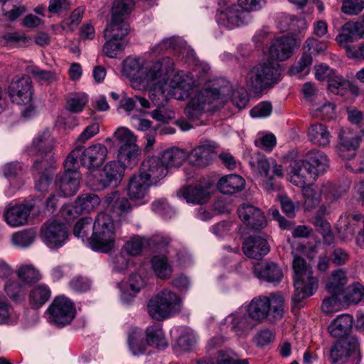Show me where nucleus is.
<instances>
[{"label":"nucleus","mask_w":364,"mask_h":364,"mask_svg":"<svg viewBox=\"0 0 364 364\" xmlns=\"http://www.w3.org/2000/svg\"><path fill=\"white\" fill-rule=\"evenodd\" d=\"M164 58L146 66V60L141 57L129 56L123 61L122 73L129 78L132 86L141 89L152 80L156 73L164 67Z\"/></svg>","instance_id":"obj_7"},{"label":"nucleus","mask_w":364,"mask_h":364,"mask_svg":"<svg viewBox=\"0 0 364 364\" xmlns=\"http://www.w3.org/2000/svg\"><path fill=\"white\" fill-rule=\"evenodd\" d=\"M105 203L107 205L108 210L112 215L106 213L113 220L114 222L118 223L117 231L120 226V222L115 218H122L131 210V205L129 200L121 195L119 191H114L107 194L105 197ZM105 213V212H104Z\"/></svg>","instance_id":"obj_27"},{"label":"nucleus","mask_w":364,"mask_h":364,"mask_svg":"<svg viewBox=\"0 0 364 364\" xmlns=\"http://www.w3.org/2000/svg\"><path fill=\"white\" fill-rule=\"evenodd\" d=\"M294 285L295 291L292 296L294 307L301 308V303L312 296L318 289V282L313 276L311 267L306 264L304 258L295 256L293 260Z\"/></svg>","instance_id":"obj_6"},{"label":"nucleus","mask_w":364,"mask_h":364,"mask_svg":"<svg viewBox=\"0 0 364 364\" xmlns=\"http://www.w3.org/2000/svg\"><path fill=\"white\" fill-rule=\"evenodd\" d=\"M48 164V161L33 160L36 188L41 192L47 191L50 183V177L47 171Z\"/></svg>","instance_id":"obj_41"},{"label":"nucleus","mask_w":364,"mask_h":364,"mask_svg":"<svg viewBox=\"0 0 364 364\" xmlns=\"http://www.w3.org/2000/svg\"><path fill=\"white\" fill-rule=\"evenodd\" d=\"M174 69L171 58H164V67L156 73L144 88L149 89V97L158 107H164L170 97L184 100L191 95L194 80L188 73L178 72L168 84L169 74Z\"/></svg>","instance_id":"obj_1"},{"label":"nucleus","mask_w":364,"mask_h":364,"mask_svg":"<svg viewBox=\"0 0 364 364\" xmlns=\"http://www.w3.org/2000/svg\"><path fill=\"white\" fill-rule=\"evenodd\" d=\"M248 315L257 325L266 318L277 321L281 318L284 311V299L279 295L270 297L259 296L255 297L247 305H242Z\"/></svg>","instance_id":"obj_8"},{"label":"nucleus","mask_w":364,"mask_h":364,"mask_svg":"<svg viewBox=\"0 0 364 364\" xmlns=\"http://www.w3.org/2000/svg\"><path fill=\"white\" fill-rule=\"evenodd\" d=\"M168 347V343H129V349L133 355H140L154 353V350H164Z\"/></svg>","instance_id":"obj_46"},{"label":"nucleus","mask_w":364,"mask_h":364,"mask_svg":"<svg viewBox=\"0 0 364 364\" xmlns=\"http://www.w3.org/2000/svg\"><path fill=\"white\" fill-rule=\"evenodd\" d=\"M168 170L161 158L152 156L144 160L141 164L139 175L141 176L151 184L163 178L167 174Z\"/></svg>","instance_id":"obj_26"},{"label":"nucleus","mask_w":364,"mask_h":364,"mask_svg":"<svg viewBox=\"0 0 364 364\" xmlns=\"http://www.w3.org/2000/svg\"><path fill=\"white\" fill-rule=\"evenodd\" d=\"M282 80L280 66L272 61H265L251 67L245 75L246 86L254 93L272 89Z\"/></svg>","instance_id":"obj_5"},{"label":"nucleus","mask_w":364,"mask_h":364,"mask_svg":"<svg viewBox=\"0 0 364 364\" xmlns=\"http://www.w3.org/2000/svg\"><path fill=\"white\" fill-rule=\"evenodd\" d=\"M151 263L153 271L157 277L161 279H168L171 277L173 269L165 255L154 256Z\"/></svg>","instance_id":"obj_44"},{"label":"nucleus","mask_w":364,"mask_h":364,"mask_svg":"<svg viewBox=\"0 0 364 364\" xmlns=\"http://www.w3.org/2000/svg\"><path fill=\"white\" fill-rule=\"evenodd\" d=\"M253 272L257 278L268 282L279 283L283 277L282 269L274 262L257 264L255 265Z\"/></svg>","instance_id":"obj_37"},{"label":"nucleus","mask_w":364,"mask_h":364,"mask_svg":"<svg viewBox=\"0 0 364 364\" xmlns=\"http://www.w3.org/2000/svg\"><path fill=\"white\" fill-rule=\"evenodd\" d=\"M215 143L205 140L188 154L190 163L196 166H208L215 156Z\"/></svg>","instance_id":"obj_31"},{"label":"nucleus","mask_w":364,"mask_h":364,"mask_svg":"<svg viewBox=\"0 0 364 364\" xmlns=\"http://www.w3.org/2000/svg\"><path fill=\"white\" fill-rule=\"evenodd\" d=\"M301 39L296 36L287 35L274 39L269 48V55L274 59L284 61L289 59L295 49L300 47Z\"/></svg>","instance_id":"obj_21"},{"label":"nucleus","mask_w":364,"mask_h":364,"mask_svg":"<svg viewBox=\"0 0 364 364\" xmlns=\"http://www.w3.org/2000/svg\"><path fill=\"white\" fill-rule=\"evenodd\" d=\"M337 228L343 240H351L356 232L364 228V216L360 214L341 216Z\"/></svg>","instance_id":"obj_29"},{"label":"nucleus","mask_w":364,"mask_h":364,"mask_svg":"<svg viewBox=\"0 0 364 364\" xmlns=\"http://www.w3.org/2000/svg\"><path fill=\"white\" fill-rule=\"evenodd\" d=\"M212 187L213 184L209 181H200L194 186H188L181 189L178 196L188 203L203 204L209 199Z\"/></svg>","instance_id":"obj_25"},{"label":"nucleus","mask_w":364,"mask_h":364,"mask_svg":"<svg viewBox=\"0 0 364 364\" xmlns=\"http://www.w3.org/2000/svg\"><path fill=\"white\" fill-rule=\"evenodd\" d=\"M329 160L326 154L317 149L309 151L304 160L293 161L289 166V181L296 186L306 184L307 177L316 178L326 172Z\"/></svg>","instance_id":"obj_4"},{"label":"nucleus","mask_w":364,"mask_h":364,"mask_svg":"<svg viewBox=\"0 0 364 364\" xmlns=\"http://www.w3.org/2000/svg\"><path fill=\"white\" fill-rule=\"evenodd\" d=\"M18 320V316L11 305L4 299L0 298V325H14Z\"/></svg>","instance_id":"obj_49"},{"label":"nucleus","mask_w":364,"mask_h":364,"mask_svg":"<svg viewBox=\"0 0 364 364\" xmlns=\"http://www.w3.org/2000/svg\"><path fill=\"white\" fill-rule=\"evenodd\" d=\"M312 110L316 112V116L323 119H331L335 117V105L333 103L324 100L312 105Z\"/></svg>","instance_id":"obj_54"},{"label":"nucleus","mask_w":364,"mask_h":364,"mask_svg":"<svg viewBox=\"0 0 364 364\" xmlns=\"http://www.w3.org/2000/svg\"><path fill=\"white\" fill-rule=\"evenodd\" d=\"M118 223L105 213L97 215L93 223L91 218H83L75 225L73 234L84 240L87 238L90 247L100 252L108 253L114 249Z\"/></svg>","instance_id":"obj_3"},{"label":"nucleus","mask_w":364,"mask_h":364,"mask_svg":"<svg viewBox=\"0 0 364 364\" xmlns=\"http://www.w3.org/2000/svg\"><path fill=\"white\" fill-rule=\"evenodd\" d=\"M112 262L113 264V270L117 272L127 269L134 264L132 257L127 255L126 253H123L122 250L117 255L112 258Z\"/></svg>","instance_id":"obj_60"},{"label":"nucleus","mask_w":364,"mask_h":364,"mask_svg":"<svg viewBox=\"0 0 364 364\" xmlns=\"http://www.w3.org/2000/svg\"><path fill=\"white\" fill-rule=\"evenodd\" d=\"M87 102V96L85 94H77L71 97L66 104V108L74 113L80 112Z\"/></svg>","instance_id":"obj_62"},{"label":"nucleus","mask_w":364,"mask_h":364,"mask_svg":"<svg viewBox=\"0 0 364 364\" xmlns=\"http://www.w3.org/2000/svg\"><path fill=\"white\" fill-rule=\"evenodd\" d=\"M26 70L39 81L52 82L55 80V75L52 72L41 70L35 65L27 66Z\"/></svg>","instance_id":"obj_64"},{"label":"nucleus","mask_w":364,"mask_h":364,"mask_svg":"<svg viewBox=\"0 0 364 364\" xmlns=\"http://www.w3.org/2000/svg\"><path fill=\"white\" fill-rule=\"evenodd\" d=\"M353 323V317L349 314L338 316L328 326L330 335L338 340L346 338L350 332Z\"/></svg>","instance_id":"obj_36"},{"label":"nucleus","mask_w":364,"mask_h":364,"mask_svg":"<svg viewBox=\"0 0 364 364\" xmlns=\"http://www.w3.org/2000/svg\"><path fill=\"white\" fill-rule=\"evenodd\" d=\"M218 24L228 29L247 25L252 21V15L237 4L223 3L216 13Z\"/></svg>","instance_id":"obj_14"},{"label":"nucleus","mask_w":364,"mask_h":364,"mask_svg":"<svg viewBox=\"0 0 364 364\" xmlns=\"http://www.w3.org/2000/svg\"><path fill=\"white\" fill-rule=\"evenodd\" d=\"M269 250L270 246L264 235H251L242 243V251L250 258L261 259Z\"/></svg>","instance_id":"obj_28"},{"label":"nucleus","mask_w":364,"mask_h":364,"mask_svg":"<svg viewBox=\"0 0 364 364\" xmlns=\"http://www.w3.org/2000/svg\"><path fill=\"white\" fill-rule=\"evenodd\" d=\"M331 296L323 299L321 310L326 314H332L340 310L341 295L330 294Z\"/></svg>","instance_id":"obj_59"},{"label":"nucleus","mask_w":364,"mask_h":364,"mask_svg":"<svg viewBox=\"0 0 364 364\" xmlns=\"http://www.w3.org/2000/svg\"><path fill=\"white\" fill-rule=\"evenodd\" d=\"M252 168L257 171L261 176H268L269 170L272 169L273 176L264 183V188L267 191H272L274 188L272 182L273 176L282 177L284 176L283 169L281 165H278L273 159H268L265 156L258 154L250 161Z\"/></svg>","instance_id":"obj_20"},{"label":"nucleus","mask_w":364,"mask_h":364,"mask_svg":"<svg viewBox=\"0 0 364 364\" xmlns=\"http://www.w3.org/2000/svg\"><path fill=\"white\" fill-rule=\"evenodd\" d=\"M78 154L77 151L70 153L64 161V172L56 175L54 187L58 196L70 197L74 196L80 188V173L79 166L73 163V157Z\"/></svg>","instance_id":"obj_11"},{"label":"nucleus","mask_w":364,"mask_h":364,"mask_svg":"<svg viewBox=\"0 0 364 364\" xmlns=\"http://www.w3.org/2000/svg\"><path fill=\"white\" fill-rule=\"evenodd\" d=\"M50 323L62 328L69 325L76 315L74 303L64 296L55 297L46 311Z\"/></svg>","instance_id":"obj_15"},{"label":"nucleus","mask_w":364,"mask_h":364,"mask_svg":"<svg viewBox=\"0 0 364 364\" xmlns=\"http://www.w3.org/2000/svg\"><path fill=\"white\" fill-rule=\"evenodd\" d=\"M361 142L360 136L349 128H342L338 133V141L336 145L338 154L344 159H351Z\"/></svg>","instance_id":"obj_23"},{"label":"nucleus","mask_w":364,"mask_h":364,"mask_svg":"<svg viewBox=\"0 0 364 364\" xmlns=\"http://www.w3.org/2000/svg\"><path fill=\"white\" fill-rule=\"evenodd\" d=\"M151 183L140 175H134L130 179L127 193L131 200L138 204H143L148 200V188Z\"/></svg>","instance_id":"obj_32"},{"label":"nucleus","mask_w":364,"mask_h":364,"mask_svg":"<svg viewBox=\"0 0 364 364\" xmlns=\"http://www.w3.org/2000/svg\"><path fill=\"white\" fill-rule=\"evenodd\" d=\"M354 28V23H346L342 26L341 32L336 38V41L338 43V44L345 48L346 53L347 55L348 50L349 49L355 50V48H352L349 46V44L353 41V36H357L355 30Z\"/></svg>","instance_id":"obj_47"},{"label":"nucleus","mask_w":364,"mask_h":364,"mask_svg":"<svg viewBox=\"0 0 364 364\" xmlns=\"http://www.w3.org/2000/svg\"><path fill=\"white\" fill-rule=\"evenodd\" d=\"M167 170L171 167H178L188 158V153L184 149L171 148L164 151L161 156Z\"/></svg>","instance_id":"obj_43"},{"label":"nucleus","mask_w":364,"mask_h":364,"mask_svg":"<svg viewBox=\"0 0 364 364\" xmlns=\"http://www.w3.org/2000/svg\"><path fill=\"white\" fill-rule=\"evenodd\" d=\"M133 9L132 1H115L112 10L110 22L104 31L105 39H114L124 41L128 34L129 26L124 20V16L130 14Z\"/></svg>","instance_id":"obj_12"},{"label":"nucleus","mask_w":364,"mask_h":364,"mask_svg":"<svg viewBox=\"0 0 364 364\" xmlns=\"http://www.w3.org/2000/svg\"><path fill=\"white\" fill-rule=\"evenodd\" d=\"M75 151H77L78 154L76 157H73L74 164L79 166L78 159H80L81 164L90 171V173L96 171L102 165L107 155V147L100 143L92 144L83 150L82 146H77L70 153Z\"/></svg>","instance_id":"obj_16"},{"label":"nucleus","mask_w":364,"mask_h":364,"mask_svg":"<svg viewBox=\"0 0 364 364\" xmlns=\"http://www.w3.org/2000/svg\"><path fill=\"white\" fill-rule=\"evenodd\" d=\"M330 358L333 364H359L361 360L357 343H333Z\"/></svg>","instance_id":"obj_19"},{"label":"nucleus","mask_w":364,"mask_h":364,"mask_svg":"<svg viewBox=\"0 0 364 364\" xmlns=\"http://www.w3.org/2000/svg\"><path fill=\"white\" fill-rule=\"evenodd\" d=\"M100 202V198L95 193H83L77 198L73 207H66L63 212L67 210L68 213H72L73 209L77 214L89 213L96 208Z\"/></svg>","instance_id":"obj_35"},{"label":"nucleus","mask_w":364,"mask_h":364,"mask_svg":"<svg viewBox=\"0 0 364 364\" xmlns=\"http://www.w3.org/2000/svg\"><path fill=\"white\" fill-rule=\"evenodd\" d=\"M245 181L242 177L236 174L223 176L218 182L217 187L224 194H233L245 188Z\"/></svg>","instance_id":"obj_39"},{"label":"nucleus","mask_w":364,"mask_h":364,"mask_svg":"<svg viewBox=\"0 0 364 364\" xmlns=\"http://www.w3.org/2000/svg\"><path fill=\"white\" fill-rule=\"evenodd\" d=\"M50 296L51 291L47 285H37L34 287L29 293V304L33 309H38L50 299Z\"/></svg>","instance_id":"obj_42"},{"label":"nucleus","mask_w":364,"mask_h":364,"mask_svg":"<svg viewBox=\"0 0 364 364\" xmlns=\"http://www.w3.org/2000/svg\"><path fill=\"white\" fill-rule=\"evenodd\" d=\"M23 286V283L9 279L4 285V291L11 299L16 301L24 296Z\"/></svg>","instance_id":"obj_55"},{"label":"nucleus","mask_w":364,"mask_h":364,"mask_svg":"<svg viewBox=\"0 0 364 364\" xmlns=\"http://www.w3.org/2000/svg\"><path fill=\"white\" fill-rule=\"evenodd\" d=\"M9 93L12 102L18 105H28L31 102L33 88L31 77L23 75L14 78L9 85Z\"/></svg>","instance_id":"obj_22"},{"label":"nucleus","mask_w":364,"mask_h":364,"mask_svg":"<svg viewBox=\"0 0 364 364\" xmlns=\"http://www.w3.org/2000/svg\"><path fill=\"white\" fill-rule=\"evenodd\" d=\"M127 161H109L100 171L96 173H90L87 175V183L96 190H100L110 185L116 186L123 177Z\"/></svg>","instance_id":"obj_13"},{"label":"nucleus","mask_w":364,"mask_h":364,"mask_svg":"<svg viewBox=\"0 0 364 364\" xmlns=\"http://www.w3.org/2000/svg\"><path fill=\"white\" fill-rule=\"evenodd\" d=\"M216 364H247V359H240L237 354L232 350H220L216 360Z\"/></svg>","instance_id":"obj_57"},{"label":"nucleus","mask_w":364,"mask_h":364,"mask_svg":"<svg viewBox=\"0 0 364 364\" xmlns=\"http://www.w3.org/2000/svg\"><path fill=\"white\" fill-rule=\"evenodd\" d=\"M16 273L21 282L24 285L38 282L41 278L38 270L32 264H22L19 266Z\"/></svg>","instance_id":"obj_45"},{"label":"nucleus","mask_w":364,"mask_h":364,"mask_svg":"<svg viewBox=\"0 0 364 364\" xmlns=\"http://www.w3.org/2000/svg\"><path fill=\"white\" fill-rule=\"evenodd\" d=\"M364 9V0H343L342 11L348 15H357Z\"/></svg>","instance_id":"obj_63"},{"label":"nucleus","mask_w":364,"mask_h":364,"mask_svg":"<svg viewBox=\"0 0 364 364\" xmlns=\"http://www.w3.org/2000/svg\"><path fill=\"white\" fill-rule=\"evenodd\" d=\"M114 138L119 146L118 159L127 161L128 165L135 164L140 154V150L136 144V136L127 128L119 127L114 133Z\"/></svg>","instance_id":"obj_17"},{"label":"nucleus","mask_w":364,"mask_h":364,"mask_svg":"<svg viewBox=\"0 0 364 364\" xmlns=\"http://www.w3.org/2000/svg\"><path fill=\"white\" fill-rule=\"evenodd\" d=\"M146 244V240L144 237L134 235L124 243L121 250L130 257H135L141 253Z\"/></svg>","instance_id":"obj_48"},{"label":"nucleus","mask_w":364,"mask_h":364,"mask_svg":"<svg viewBox=\"0 0 364 364\" xmlns=\"http://www.w3.org/2000/svg\"><path fill=\"white\" fill-rule=\"evenodd\" d=\"M31 208V206L25 204L11 206L4 211L5 221L13 228L24 225L27 223Z\"/></svg>","instance_id":"obj_34"},{"label":"nucleus","mask_w":364,"mask_h":364,"mask_svg":"<svg viewBox=\"0 0 364 364\" xmlns=\"http://www.w3.org/2000/svg\"><path fill=\"white\" fill-rule=\"evenodd\" d=\"M181 309V298L168 289H164L154 294L147 304L148 314L157 321L172 317L180 313Z\"/></svg>","instance_id":"obj_10"},{"label":"nucleus","mask_w":364,"mask_h":364,"mask_svg":"<svg viewBox=\"0 0 364 364\" xmlns=\"http://www.w3.org/2000/svg\"><path fill=\"white\" fill-rule=\"evenodd\" d=\"M124 47L125 43L124 41L105 39V43L102 46V52L106 56L114 58H117L118 52L123 50Z\"/></svg>","instance_id":"obj_56"},{"label":"nucleus","mask_w":364,"mask_h":364,"mask_svg":"<svg viewBox=\"0 0 364 364\" xmlns=\"http://www.w3.org/2000/svg\"><path fill=\"white\" fill-rule=\"evenodd\" d=\"M348 304H356L364 299V287L360 283L349 286L342 296Z\"/></svg>","instance_id":"obj_50"},{"label":"nucleus","mask_w":364,"mask_h":364,"mask_svg":"<svg viewBox=\"0 0 364 364\" xmlns=\"http://www.w3.org/2000/svg\"><path fill=\"white\" fill-rule=\"evenodd\" d=\"M350 86V82L344 79L338 74H335L330 78L328 83L329 91L336 95L345 96L348 95V88Z\"/></svg>","instance_id":"obj_51"},{"label":"nucleus","mask_w":364,"mask_h":364,"mask_svg":"<svg viewBox=\"0 0 364 364\" xmlns=\"http://www.w3.org/2000/svg\"><path fill=\"white\" fill-rule=\"evenodd\" d=\"M55 146V139L48 129L39 132L33 138L28 148V154L32 156H38L36 159L47 161L46 157Z\"/></svg>","instance_id":"obj_24"},{"label":"nucleus","mask_w":364,"mask_h":364,"mask_svg":"<svg viewBox=\"0 0 364 364\" xmlns=\"http://www.w3.org/2000/svg\"><path fill=\"white\" fill-rule=\"evenodd\" d=\"M41 237L50 249L63 247L68 239L67 226L57 220H48L41 228Z\"/></svg>","instance_id":"obj_18"},{"label":"nucleus","mask_w":364,"mask_h":364,"mask_svg":"<svg viewBox=\"0 0 364 364\" xmlns=\"http://www.w3.org/2000/svg\"><path fill=\"white\" fill-rule=\"evenodd\" d=\"M301 187L304 198V206L308 210L317 206L321 201V195H331L333 189L332 184L323 185L321 187L314 185L306 186L304 185Z\"/></svg>","instance_id":"obj_33"},{"label":"nucleus","mask_w":364,"mask_h":364,"mask_svg":"<svg viewBox=\"0 0 364 364\" xmlns=\"http://www.w3.org/2000/svg\"><path fill=\"white\" fill-rule=\"evenodd\" d=\"M331 133L323 124L316 123L310 126L308 130L309 140L314 144L326 147L331 141Z\"/></svg>","instance_id":"obj_40"},{"label":"nucleus","mask_w":364,"mask_h":364,"mask_svg":"<svg viewBox=\"0 0 364 364\" xmlns=\"http://www.w3.org/2000/svg\"><path fill=\"white\" fill-rule=\"evenodd\" d=\"M239 218L251 229L260 230L267 225V220L262 212L258 208L244 203L237 209Z\"/></svg>","instance_id":"obj_30"},{"label":"nucleus","mask_w":364,"mask_h":364,"mask_svg":"<svg viewBox=\"0 0 364 364\" xmlns=\"http://www.w3.org/2000/svg\"><path fill=\"white\" fill-rule=\"evenodd\" d=\"M36 232L32 230H26L17 232L12 235V244L18 247L26 248L29 247L36 239Z\"/></svg>","instance_id":"obj_52"},{"label":"nucleus","mask_w":364,"mask_h":364,"mask_svg":"<svg viewBox=\"0 0 364 364\" xmlns=\"http://www.w3.org/2000/svg\"><path fill=\"white\" fill-rule=\"evenodd\" d=\"M348 283L346 272L343 269L333 270L326 282V289L328 294L343 296Z\"/></svg>","instance_id":"obj_38"},{"label":"nucleus","mask_w":364,"mask_h":364,"mask_svg":"<svg viewBox=\"0 0 364 364\" xmlns=\"http://www.w3.org/2000/svg\"><path fill=\"white\" fill-rule=\"evenodd\" d=\"M237 94L228 80L223 78L214 80L191 97L184 113L187 118L196 121L205 112L218 109L230 99L238 108L243 109L247 103V99L246 96H241L237 101Z\"/></svg>","instance_id":"obj_2"},{"label":"nucleus","mask_w":364,"mask_h":364,"mask_svg":"<svg viewBox=\"0 0 364 364\" xmlns=\"http://www.w3.org/2000/svg\"><path fill=\"white\" fill-rule=\"evenodd\" d=\"M311 63V55L310 54L304 53L297 63L290 68L289 73L291 75H299V77H301L309 73V66Z\"/></svg>","instance_id":"obj_53"},{"label":"nucleus","mask_w":364,"mask_h":364,"mask_svg":"<svg viewBox=\"0 0 364 364\" xmlns=\"http://www.w3.org/2000/svg\"><path fill=\"white\" fill-rule=\"evenodd\" d=\"M151 209L154 212L164 218H171L176 213L174 209L164 199H160L152 203Z\"/></svg>","instance_id":"obj_61"},{"label":"nucleus","mask_w":364,"mask_h":364,"mask_svg":"<svg viewBox=\"0 0 364 364\" xmlns=\"http://www.w3.org/2000/svg\"><path fill=\"white\" fill-rule=\"evenodd\" d=\"M84 11L83 7H78L75 9L68 18L63 21V28L68 31H73L80 23Z\"/></svg>","instance_id":"obj_58"},{"label":"nucleus","mask_w":364,"mask_h":364,"mask_svg":"<svg viewBox=\"0 0 364 364\" xmlns=\"http://www.w3.org/2000/svg\"><path fill=\"white\" fill-rule=\"evenodd\" d=\"M256 326L245 307L240 306L235 312L228 315L220 326L217 339L239 340L246 338Z\"/></svg>","instance_id":"obj_9"}]
</instances>
